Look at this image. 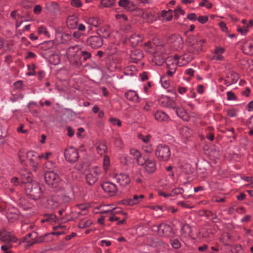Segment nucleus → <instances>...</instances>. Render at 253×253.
I'll use <instances>...</instances> for the list:
<instances>
[{
	"label": "nucleus",
	"mask_w": 253,
	"mask_h": 253,
	"mask_svg": "<svg viewBox=\"0 0 253 253\" xmlns=\"http://www.w3.org/2000/svg\"><path fill=\"white\" fill-rule=\"evenodd\" d=\"M25 192L29 198L35 201L45 198L40 185L35 182H28L25 185Z\"/></svg>",
	"instance_id": "f257e3e1"
},
{
	"label": "nucleus",
	"mask_w": 253,
	"mask_h": 253,
	"mask_svg": "<svg viewBox=\"0 0 253 253\" xmlns=\"http://www.w3.org/2000/svg\"><path fill=\"white\" fill-rule=\"evenodd\" d=\"M45 182L52 188L56 191L61 190L64 188L65 183L61 180L58 175L52 171H47L44 173Z\"/></svg>",
	"instance_id": "f03ea898"
},
{
	"label": "nucleus",
	"mask_w": 253,
	"mask_h": 253,
	"mask_svg": "<svg viewBox=\"0 0 253 253\" xmlns=\"http://www.w3.org/2000/svg\"><path fill=\"white\" fill-rule=\"evenodd\" d=\"M183 59H184L183 56H180L177 55L174 56L173 59L171 57H168L166 59L167 69L166 74H167L169 77H172L173 75L176 72L177 64H179V66L181 65H180L179 61Z\"/></svg>",
	"instance_id": "7ed1b4c3"
},
{
	"label": "nucleus",
	"mask_w": 253,
	"mask_h": 253,
	"mask_svg": "<svg viewBox=\"0 0 253 253\" xmlns=\"http://www.w3.org/2000/svg\"><path fill=\"white\" fill-rule=\"evenodd\" d=\"M155 155L159 161H168L170 156L169 147L166 144H159L156 149Z\"/></svg>",
	"instance_id": "20e7f679"
},
{
	"label": "nucleus",
	"mask_w": 253,
	"mask_h": 253,
	"mask_svg": "<svg viewBox=\"0 0 253 253\" xmlns=\"http://www.w3.org/2000/svg\"><path fill=\"white\" fill-rule=\"evenodd\" d=\"M187 42L191 47V50L194 54H197L201 49L203 43H205L204 40L198 39L194 36H189L187 38Z\"/></svg>",
	"instance_id": "39448f33"
},
{
	"label": "nucleus",
	"mask_w": 253,
	"mask_h": 253,
	"mask_svg": "<svg viewBox=\"0 0 253 253\" xmlns=\"http://www.w3.org/2000/svg\"><path fill=\"white\" fill-rule=\"evenodd\" d=\"M100 173V169L94 167L90 169V172L86 175V180L88 184L92 185L97 181Z\"/></svg>",
	"instance_id": "423d86ee"
},
{
	"label": "nucleus",
	"mask_w": 253,
	"mask_h": 253,
	"mask_svg": "<svg viewBox=\"0 0 253 253\" xmlns=\"http://www.w3.org/2000/svg\"><path fill=\"white\" fill-rule=\"evenodd\" d=\"M65 159L70 163L76 162L79 158V154L77 150L73 147H69L66 149L64 152Z\"/></svg>",
	"instance_id": "0eeeda50"
},
{
	"label": "nucleus",
	"mask_w": 253,
	"mask_h": 253,
	"mask_svg": "<svg viewBox=\"0 0 253 253\" xmlns=\"http://www.w3.org/2000/svg\"><path fill=\"white\" fill-rule=\"evenodd\" d=\"M156 227L159 235L162 237H169L171 234L172 228L168 224L162 223L158 226H154Z\"/></svg>",
	"instance_id": "6e6552de"
},
{
	"label": "nucleus",
	"mask_w": 253,
	"mask_h": 253,
	"mask_svg": "<svg viewBox=\"0 0 253 253\" xmlns=\"http://www.w3.org/2000/svg\"><path fill=\"white\" fill-rule=\"evenodd\" d=\"M86 44L92 48H98L102 45L103 40L99 36H91L86 40Z\"/></svg>",
	"instance_id": "1a4fd4ad"
},
{
	"label": "nucleus",
	"mask_w": 253,
	"mask_h": 253,
	"mask_svg": "<svg viewBox=\"0 0 253 253\" xmlns=\"http://www.w3.org/2000/svg\"><path fill=\"white\" fill-rule=\"evenodd\" d=\"M168 42L171 44L174 49H180L183 45L182 38L178 35H173L169 37Z\"/></svg>",
	"instance_id": "9d476101"
},
{
	"label": "nucleus",
	"mask_w": 253,
	"mask_h": 253,
	"mask_svg": "<svg viewBox=\"0 0 253 253\" xmlns=\"http://www.w3.org/2000/svg\"><path fill=\"white\" fill-rule=\"evenodd\" d=\"M26 158L29 161L30 165L33 168L34 170H37L39 164V155L34 151L26 152Z\"/></svg>",
	"instance_id": "9b49d317"
},
{
	"label": "nucleus",
	"mask_w": 253,
	"mask_h": 253,
	"mask_svg": "<svg viewBox=\"0 0 253 253\" xmlns=\"http://www.w3.org/2000/svg\"><path fill=\"white\" fill-rule=\"evenodd\" d=\"M121 212V210L119 208H115L112 210H107L104 211L105 213H109L110 214L113 215V216L110 217L109 220L111 222L117 221H118V224H124L126 222L125 218L121 219L120 217L115 215L116 213H119Z\"/></svg>",
	"instance_id": "f8f14e48"
},
{
	"label": "nucleus",
	"mask_w": 253,
	"mask_h": 253,
	"mask_svg": "<svg viewBox=\"0 0 253 253\" xmlns=\"http://www.w3.org/2000/svg\"><path fill=\"white\" fill-rule=\"evenodd\" d=\"M102 189L105 192L107 193L110 196H113L117 192V186L111 182H105L101 185Z\"/></svg>",
	"instance_id": "ddd939ff"
},
{
	"label": "nucleus",
	"mask_w": 253,
	"mask_h": 253,
	"mask_svg": "<svg viewBox=\"0 0 253 253\" xmlns=\"http://www.w3.org/2000/svg\"><path fill=\"white\" fill-rule=\"evenodd\" d=\"M0 240L6 243H15L17 239L5 229L0 230Z\"/></svg>",
	"instance_id": "4468645a"
},
{
	"label": "nucleus",
	"mask_w": 253,
	"mask_h": 253,
	"mask_svg": "<svg viewBox=\"0 0 253 253\" xmlns=\"http://www.w3.org/2000/svg\"><path fill=\"white\" fill-rule=\"evenodd\" d=\"M60 205L59 198L56 196H51L47 200L45 207L46 208L51 210H55Z\"/></svg>",
	"instance_id": "2eb2a0df"
},
{
	"label": "nucleus",
	"mask_w": 253,
	"mask_h": 253,
	"mask_svg": "<svg viewBox=\"0 0 253 253\" xmlns=\"http://www.w3.org/2000/svg\"><path fill=\"white\" fill-rule=\"evenodd\" d=\"M163 48L164 47H161L160 49L161 52H163V55H159V53H157L154 56V61L157 65L161 66L165 62H166V59L168 58L166 54L169 53V51H164Z\"/></svg>",
	"instance_id": "dca6fc26"
},
{
	"label": "nucleus",
	"mask_w": 253,
	"mask_h": 253,
	"mask_svg": "<svg viewBox=\"0 0 253 253\" xmlns=\"http://www.w3.org/2000/svg\"><path fill=\"white\" fill-rule=\"evenodd\" d=\"M239 78V75L233 71H230L226 76V79L225 80V84L229 86L232 84H235Z\"/></svg>",
	"instance_id": "f3484780"
},
{
	"label": "nucleus",
	"mask_w": 253,
	"mask_h": 253,
	"mask_svg": "<svg viewBox=\"0 0 253 253\" xmlns=\"http://www.w3.org/2000/svg\"><path fill=\"white\" fill-rule=\"evenodd\" d=\"M142 41V38L139 35L134 34L130 36L128 39H126L124 43H126L129 42L131 46H136L141 43Z\"/></svg>",
	"instance_id": "a211bd4d"
},
{
	"label": "nucleus",
	"mask_w": 253,
	"mask_h": 253,
	"mask_svg": "<svg viewBox=\"0 0 253 253\" xmlns=\"http://www.w3.org/2000/svg\"><path fill=\"white\" fill-rule=\"evenodd\" d=\"M198 250L201 252L207 251V253H222L219 249V245L217 244L211 246L210 249H208V246L205 244L199 247Z\"/></svg>",
	"instance_id": "6ab92c4d"
},
{
	"label": "nucleus",
	"mask_w": 253,
	"mask_h": 253,
	"mask_svg": "<svg viewBox=\"0 0 253 253\" xmlns=\"http://www.w3.org/2000/svg\"><path fill=\"white\" fill-rule=\"evenodd\" d=\"M116 181L122 186H126L130 182V178L128 174L126 173H120L115 175Z\"/></svg>",
	"instance_id": "aec40b11"
},
{
	"label": "nucleus",
	"mask_w": 253,
	"mask_h": 253,
	"mask_svg": "<svg viewBox=\"0 0 253 253\" xmlns=\"http://www.w3.org/2000/svg\"><path fill=\"white\" fill-rule=\"evenodd\" d=\"M118 4L121 7L127 11H132L135 9L134 5L129 0H120Z\"/></svg>",
	"instance_id": "412c9836"
},
{
	"label": "nucleus",
	"mask_w": 253,
	"mask_h": 253,
	"mask_svg": "<svg viewBox=\"0 0 253 253\" xmlns=\"http://www.w3.org/2000/svg\"><path fill=\"white\" fill-rule=\"evenodd\" d=\"M145 170L148 173H153L156 169V162L155 161L150 159H144V164Z\"/></svg>",
	"instance_id": "4be33fe9"
},
{
	"label": "nucleus",
	"mask_w": 253,
	"mask_h": 253,
	"mask_svg": "<svg viewBox=\"0 0 253 253\" xmlns=\"http://www.w3.org/2000/svg\"><path fill=\"white\" fill-rule=\"evenodd\" d=\"M144 198L142 194L140 195H135L132 198H128L126 200V204L129 206H133L141 203Z\"/></svg>",
	"instance_id": "5701e85b"
},
{
	"label": "nucleus",
	"mask_w": 253,
	"mask_h": 253,
	"mask_svg": "<svg viewBox=\"0 0 253 253\" xmlns=\"http://www.w3.org/2000/svg\"><path fill=\"white\" fill-rule=\"evenodd\" d=\"M78 18L75 15L68 16L67 19V25L69 28L75 29L77 28Z\"/></svg>",
	"instance_id": "b1692460"
},
{
	"label": "nucleus",
	"mask_w": 253,
	"mask_h": 253,
	"mask_svg": "<svg viewBox=\"0 0 253 253\" xmlns=\"http://www.w3.org/2000/svg\"><path fill=\"white\" fill-rule=\"evenodd\" d=\"M45 8L49 12L56 13L59 10V6L56 2L50 1L45 3Z\"/></svg>",
	"instance_id": "393cba45"
},
{
	"label": "nucleus",
	"mask_w": 253,
	"mask_h": 253,
	"mask_svg": "<svg viewBox=\"0 0 253 253\" xmlns=\"http://www.w3.org/2000/svg\"><path fill=\"white\" fill-rule=\"evenodd\" d=\"M131 155L134 156V158L136 160L138 165L143 166L144 164V159L141 157L139 151L136 149H132L130 151Z\"/></svg>",
	"instance_id": "a878e982"
},
{
	"label": "nucleus",
	"mask_w": 253,
	"mask_h": 253,
	"mask_svg": "<svg viewBox=\"0 0 253 253\" xmlns=\"http://www.w3.org/2000/svg\"><path fill=\"white\" fill-rule=\"evenodd\" d=\"M155 119L159 122H168L169 118L164 112L158 111L154 114Z\"/></svg>",
	"instance_id": "bb28decb"
},
{
	"label": "nucleus",
	"mask_w": 253,
	"mask_h": 253,
	"mask_svg": "<svg viewBox=\"0 0 253 253\" xmlns=\"http://www.w3.org/2000/svg\"><path fill=\"white\" fill-rule=\"evenodd\" d=\"M20 176L21 178V183H25V185L28 182H32V174L27 171L24 170L20 172Z\"/></svg>",
	"instance_id": "cd10ccee"
},
{
	"label": "nucleus",
	"mask_w": 253,
	"mask_h": 253,
	"mask_svg": "<svg viewBox=\"0 0 253 253\" xmlns=\"http://www.w3.org/2000/svg\"><path fill=\"white\" fill-rule=\"evenodd\" d=\"M80 47L78 45H74L70 47L67 50V54L69 58L75 57V56H78V54H79Z\"/></svg>",
	"instance_id": "c85d7f7f"
},
{
	"label": "nucleus",
	"mask_w": 253,
	"mask_h": 253,
	"mask_svg": "<svg viewBox=\"0 0 253 253\" xmlns=\"http://www.w3.org/2000/svg\"><path fill=\"white\" fill-rule=\"evenodd\" d=\"M125 97L129 100L137 102L139 100L137 93L133 90H129L125 93Z\"/></svg>",
	"instance_id": "c756f323"
},
{
	"label": "nucleus",
	"mask_w": 253,
	"mask_h": 253,
	"mask_svg": "<svg viewBox=\"0 0 253 253\" xmlns=\"http://www.w3.org/2000/svg\"><path fill=\"white\" fill-rule=\"evenodd\" d=\"M177 115L185 121L189 120V116L186 111L183 108H176L175 110Z\"/></svg>",
	"instance_id": "7c9ffc66"
},
{
	"label": "nucleus",
	"mask_w": 253,
	"mask_h": 253,
	"mask_svg": "<svg viewBox=\"0 0 253 253\" xmlns=\"http://www.w3.org/2000/svg\"><path fill=\"white\" fill-rule=\"evenodd\" d=\"M87 23L89 25L88 28L89 30H92V26L98 27L101 23L99 19L96 17H90L87 19Z\"/></svg>",
	"instance_id": "2f4dec72"
},
{
	"label": "nucleus",
	"mask_w": 253,
	"mask_h": 253,
	"mask_svg": "<svg viewBox=\"0 0 253 253\" xmlns=\"http://www.w3.org/2000/svg\"><path fill=\"white\" fill-rule=\"evenodd\" d=\"M97 34L103 38H107L110 36V30L107 27H101L97 31Z\"/></svg>",
	"instance_id": "473e14b6"
},
{
	"label": "nucleus",
	"mask_w": 253,
	"mask_h": 253,
	"mask_svg": "<svg viewBox=\"0 0 253 253\" xmlns=\"http://www.w3.org/2000/svg\"><path fill=\"white\" fill-rule=\"evenodd\" d=\"M243 50L245 53L248 55H253V43L247 42L243 46Z\"/></svg>",
	"instance_id": "72a5a7b5"
},
{
	"label": "nucleus",
	"mask_w": 253,
	"mask_h": 253,
	"mask_svg": "<svg viewBox=\"0 0 253 253\" xmlns=\"http://www.w3.org/2000/svg\"><path fill=\"white\" fill-rule=\"evenodd\" d=\"M142 57V54L139 51L137 50L134 51L131 55V58L132 61L133 62H137L139 60H141Z\"/></svg>",
	"instance_id": "f704fd0d"
},
{
	"label": "nucleus",
	"mask_w": 253,
	"mask_h": 253,
	"mask_svg": "<svg viewBox=\"0 0 253 253\" xmlns=\"http://www.w3.org/2000/svg\"><path fill=\"white\" fill-rule=\"evenodd\" d=\"M79 52V54H78V57L80 59L83 57L84 61H86L91 57V53L88 51L80 50Z\"/></svg>",
	"instance_id": "c9c22d12"
},
{
	"label": "nucleus",
	"mask_w": 253,
	"mask_h": 253,
	"mask_svg": "<svg viewBox=\"0 0 253 253\" xmlns=\"http://www.w3.org/2000/svg\"><path fill=\"white\" fill-rule=\"evenodd\" d=\"M180 134L184 137L188 138L191 135L190 129L187 126H183L180 130Z\"/></svg>",
	"instance_id": "e433bc0d"
},
{
	"label": "nucleus",
	"mask_w": 253,
	"mask_h": 253,
	"mask_svg": "<svg viewBox=\"0 0 253 253\" xmlns=\"http://www.w3.org/2000/svg\"><path fill=\"white\" fill-rule=\"evenodd\" d=\"M37 237V233H29L27 235V236L24 238V241L27 242V246H30V244L31 243L32 241L33 238H36Z\"/></svg>",
	"instance_id": "4c0bfd02"
},
{
	"label": "nucleus",
	"mask_w": 253,
	"mask_h": 253,
	"mask_svg": "<svg viewBox=\"0 0 253 253\" xmlns=\"http://www.w3.org/2000/svg\"><path fill=\"white\" fill-rule=\"evenodd\" d=\"M191 232V229L189 225L185 224L181 226L180 233L181 234L184 236L189 235Z\"/></svg>",
	"instance_id": "58836bf2"
},
{
	"label": "nucleus",
	"mask_w": 253,
	"mask_h": 253,
	"mask_svg": "<svg viewBox=\"0 0 253 253\" xmlns=\"http://www.w3.org/2000/svg\"><path fill=\"white\" fill-rule=\"evenodd\" d=\"M169 76L166 74L164 75L161 78V82L162 83V85L167 88L169 84Z\"/></svg>",
	"instance_id": "ea45409f"
},
{
	"label": "nucleus",
	"mask_w": 253,
	"mask_h": 253,
	"mask_svg": "<svg viewBox=\"0 0 253 253\" xmlns=\"http://www.w3.org/2000/svg\"><path fill=\"white\" fill-rule=\"evenodd\" d=\"M110 166V158L108 156L105 155L103 160V167L105 171H107Z\"/></svg>",
	"instance_id": "a19ab883"
},
{
	"label": "nucleus",
	"mask_w": 253,
	"mask_h": 253,
	"mask_svg": "<svg viewBox=\"0 0 253 253\" xmlns=\"http://www.w3.org/2000/svg\"><path fill=\"white\" fill-rule=\"evenodd\" d=\"M170 243L172 247L175 250L179 249L181 246V243L177 239H170Z\"/></svg>",
	"instance_id": "79ce46f5"
},
{
	"label": "nucleus",
	"mask_w": 253,
	"mask_h": 253,
	"mask_svg": "<svg viewBox=\"0 0 253 253\" xmlns=\"http://www.w3.org/2000/svg\"><path fill=\"white\" fill-rule=\"evenodd\" d=\"M162 16L165 18L167 21H170L172 17V10H169V11L163 10L162 13Z\"/></svg>",
	"instance_id": "37998d69"
},
{
	"label": "nucleus",
	"mask_w": 253,
	"mask_h": 253,
	"mask_svg": "<svg viewBox=\"0 0 253 253\" xmlns=\"http://www.w3.org/2000/svg\"><path fill=\"white\" fill-rule=\"evenodd\" d=\"M56 215L53 214H47L44 216V219H43L42 222H53L56 221Z\"/></svg>",
	"instance_id": "c03bdc74"
},
{
	"label": "nucleus",
	"mask_w": 253,
	"mask_h": 253,
	"mask_svg": "<svg viewBox=\"0 0 253 253\" xmlns=\"http://www.w3.org/2000/svg\"><path fill=\"white\" fill-rule=\"evenodd\" d=\"M116 0H101V4L104 7H109L113 6Z\"/></svg>",
	"instance_id": "a18cd8bd"
},
{
	"label": "nucleus",
	"mask_w": 253,
	"mask_h": 253,
	"mask_svg": "<svg viewBox=\"0 0 253 253\" xmlns=\"http://www.w3.org/2000/svg\"><path fill=\"white\" fill-rule=\"evenodd\" d=\"M15 91L14 90H13V91L12 92V96L10 97V100L13 102L17 101L19 98H23V95H22L21 93H18L16 92V93H14V92Z\"/></svg>",
	"instance_id": "49530a36"
},
{
	"label": "nucleus",
	"mask_w": 253,
	"mask_h": 253,
	"mask_svg": "<svg viewBox=\"0 0 253 253\" xmlns=\"http://www.w3.org/2000/svg\"><path fill=\"white\" fill-rule=\"evenodd\" d=\"M92 224V221L90 220L86 221L82 220L79 223V227L80 228H84L89 227Z\"/></svg>",
	"instance_id": "de8ad7c7"
},
{
	"label": "nucleus",
	"mask_w": 253,
	"mask_h": 253,
	"mask_svg": "<svg viewBox=\"0 0 253 253\" xmlns=\"http://www.w3.org/2000/svg\"><path fill=\"white\" fill-rule=\"evenodd\" d=\"M230 235L227 233H224L220 238V241L224 245L228 244V242L230 240Z\"/></svg>",
	"instance_id": "09e8293b"
},
{
	"label": "nucleus",
	"mask_w": 253,
	"mask_h": 253,
	"mask_svg": "<svg viewBox=\"0 0 253 253\" xmlns=\"http://www.w3.org/2000/svg\"><path fill=\"white\" fill-rule=\"evenodd\" d=\"M142 149L144 152L148 154L152 153L153 151L152 145L148 143L144 144L142 146Z\"/></svg>",
	"instance_id": "8fccbe9b"
},
{
	"label": "nucleus",
	"mask_w": 253,
	"mask_h": 253,
	"mask_svg": "<svg viewBox=\"0 0 253 253\" xmlns=\"http://www.w3.org/2000/svg\"><path fill=\"white\" fill-rule=\"evenodd\" d=\"M38 32L40 35L44 34L45 36H46L48 38L50 37L49 33L47 31L46 29L43 26L39 27L38 28Z\"/></svg>",
	"instance_id": "3c124183"
},
{
	"label": "nucleus",
	"mask_w": 253,
	"mask_h": 253,
	"mask_svg": "<svg viewBox=\"0 0 253 253\" xmlns=\"http://www.w3.org/2000/svg\"><path fill=\"white\" fill-rule=\"evenodd\" d=\"M166 101L167 102V105L168 107L172 108L173 109H176L175 103L174 100H173L170 97H167L165 98Z\"/></svg>",
	"instance_id": "603ef678"
},
{
	"label": "nucleus",
	"mask_w": 253,
	"mask_h": 253,
	"mask_svg": "<svg viewBox=\"0 0 253 253\" xmlns=\"http://www.w3.org/2000/svg\"><path fill=\"white\" fill-rule=\"evenodd\" d=\"M44 236H41L39 237H37L36 238H33L32 239V242L30 243V246H32L34 244L36 243H41L44 241Z\"/></svg>",
	"instance_id": "864d4df0"
},
{
	"label": "nucleus",
	"mask_w": 253,
	"mask_h": 253,
	"mask_svg": "<svg viewBox=\"0 0 253 253\" xmlns=\"http://www.w3.org/2000/svg\"><path fill=\"white\" fill-rule=\"evenodd\" d=\"M138 137L139 139L142 140V141L145 144L149 142L151 136L149 134L144 136L142 134H138Z\"/></svg>",
	"instance_id": "5fc2aeb1"
},
{
	"label": "nucleus",
	"mask_w": 253,
	"mask_h": 253,
	"mask_svg": "<svg viewBox=\"0 0 253 253\" xmlns=\"http://www.w3.org/2000/svg\"><path fill=\"white\" fill-rule=\"evenodd\" d=\"M184 192L183 189L182 188L177 187L173 189L171 191L172 197L175 196L178 194H182Z\"/></svg>",
	"instance_id": "6e6d98bb"
},
{
	"label": "nucleus",
	"mask_w": 253,
	"mask_h": 253,
	"mask_svg": "<svg viewBox=\"0 0 253 253\" xmlns=\"http://www.w3.org/2000/svg\"><path fill=\"white\" fill-rule=\"evenodd\" d=\"M10 16L15 21L20 19L22 16L20 14L17 13V10H13L10 13Z\"/></svg>",
	"instance_id": "4d7b16f0"
},
{
	"label": "nucleus",
	"mask_w": 253,
	"mask_h": 253,
	"mask_svg": "<svg viewBox=\"0 0 253 253\" xmlns=\"http://www.w3.org/2000/svg\"><path fill=\"white\" fill-rule=\"evenodd\" d=\"M18 156L21 163L25 161V157H26V152L24 150H21L19 152Z\"/></svg>",
	"instance_id": "13d9d810"
},
{
	"label": "nucleus",
	"mask_w": 253,
	"mask_h": 253,
	"mask_svg": "<svg viewBox=\"0 0 253 253\" xmlns=\"http://www.w3.org/2000/svg\"><path fill=\"white\" fill-rule=\"evenodd\" d=\"M238 111L234 108L229 109L227 111L228 115L230 117H235L237 116Z\"/></svg>",
	"instance_id": "bf43d9fd"
},
{
	"label": "nucleus",
	"mask_w": 253,
	"mask_h": 253,
	"mask_svg": "<svg viewBox=\"0 0 253 253\" xmlns=\"http://www.w3.org/2000/svg\"><path fill=\"white\" fill-rule=\"evenodd\" d=\"M201 6H205L207 8L210 9L211 8L212 5L208 0H202V2L200 3Z\"/></svg>",
	"instance_id": "052dcab7"
},
{
	"label": "nucleus",
	"mask_w": 253,
	"mask_h": 253,
	"mask_svg": "<svg viewBox=\"0 0 253 253\" xmlns=\"http://www.w3.org/2000/svg\"><path fill=\"white\" fill-rule=\"evenodd\" d=\"M10 182L14 186H17L18 185L22 184L21 182L19 181V178L17 177H13L11 178Z\"/></svg>",
	"instance_id": "680f3d73"
},
{
	"label": "nucleus",
	"mask_w": 253,
	"mask_h": 253,
	"mask_svg": "<svg viewBox=\"0 0 253 253\" xmlns=\"http://www.w3.org/2000/svg\"><path fill=\"white\" fill-rule=\"evenodd\" d=\"M97 150L98 153L100 155H102L103 153H105L107 148L104 144H101L97 147Z\"/></svg>",
	"instance_id": "e2e57ef3"
},
{
	"label": "nucleus",
	"mask_w": 253,
	"mask_h": 253,
	"mask_svg": "<svg viewBox=\"0 0 253 253\" xmlns=\"http://www.w3.org/2000/svg\"><path fill=\"white\" fill-rule=\"evenodd\" d=\"M71 4L72 6L76 7H80L82 5V2L80 0H71Z\"/></svg>",
	"instance_id": "0e129e2a"
},
{
	"label": "nucleus",
	"mask_w": 253,
	"mask_h": 253,
	"mask_svg": "<svg viewBox=\"0 0 253 253\" xmlns=\"http://www.w3.org/2000/svg\"><path fill=\"white\" fill-rule=\"evenodd\" d=\"M109 121L114 125H117L118 126H121L122 125L121 122L116 118H111Z\"/></svg>",
	"instance_id": "69168bd1"
},
{
	"label": "nucleus",
	"mask_w": 253,
	"mask_h": 253,
	"mask_svg": "<svg viewBox=\"0 0 253 253\" xmlns=\"http://www.w3.org/2000/svg\"><path fill=\"white\" fill-rule=\"evenodd\" d=\"M61 38L63 40L62 42H64L70 41L72 38V35L69 34H64L62 35Z\"/></svg>",
	"instance_id": "338daca9"
},
{
	"label": "nucleus",
	"mask_w": 253,
	"mask_h": 253,
	"mask_svg": "<svg viewBox=\"0 0 253 253\" xmlns=\"http://www.w3.org/2000/svg\"><path fill=\"white\" fill-rule=\"evenodd\" d=\"M6 208V203L0 198V212L3 213Z\"/></svg>",
	"instance_id": "774afa93"
}]
</instances>
